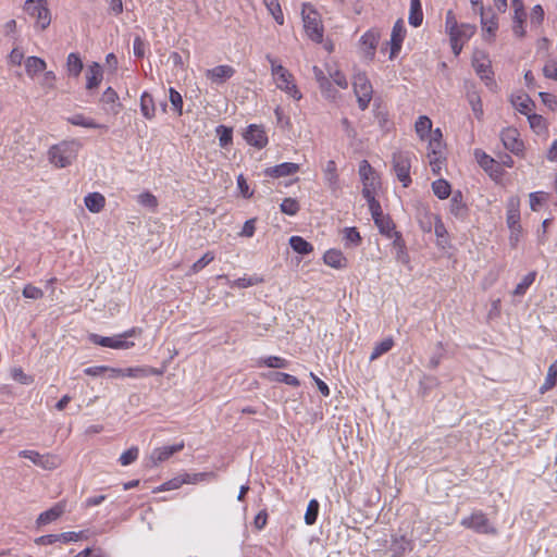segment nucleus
I'll return each mask as SVG.
<instances>
[{
  "instance_id": "obj_1",
  "label": "nucleus",
  "mask_w": 557,
  "mask_h": 557,
  "mask_svg": "<svg viewBox=\"0 0 557 557\" xmlns=\"http://www.w3.org/2000/svg\"><path fill=\"white\" fill-rule=\"evenodd\" d=\"M267 60L271 64V73L275 81L276 87L285 91L295 100H300L302 95L295 84L293 74L282 64H278L272 55L268 54Z\"/></svg>"
},
{
  "instance_id": "obj_2",
  "label": "nucleus",
  "mask_w": 557,
  "mask_h": 557,
  "mask_svg": "<svg viewBox=\"0 0 557 557\" xmlns=\"http://www.w3.org/2000/svg\"><path fill=\"white\" fill-rule=\"evenodd\" d=\"M359 175L362 181V196L367 200L369 209H379V201L375 199V191L380 186L379 178L374 169L367 160L359 164Z\"/></svg>"
},
{
  "instance_id": "obj_3",
  "label": "nucleus",
  "mask_w": 557,
  "mask_h": 557,
  "mask_svg": "<svg viewBox=\"0 0 557 557\" xmlns=\"http://www.w3.org/2000/svg\"><path fill=\"white\" fill-rule=\"evenodd\" d=\"M143 330L140 327H132L121 334L114 336H101L98 334H90L89 341L98 346L112 348V349H129L134 347L135 343L127 341L129 337L141 335Z\"/></svg>"
},
{
  "instance_id": "obj_4",
  "label": "nucleus",
  "mask_w": 557,
  "mask_h": 557,
  "mask_svg": "<svg viewBox=\"0 0 557 557\" xmlns=\"http://www.w3.org/2000/svg\"><path fill=\"white\" fill-rule=\"evenodd\" d=\"M81 144L76 140L62 141L49 149V160L58 168L69 166L77 157Z\"/></svg>"
},
{
  "instance_id": "obj_5",
  "label": "nucleus",
  "mask_w": 557,
  "mask_h": 557,
  "mask_svg": "<svg viewBox=\"0 0 557 557\" xmlns=\"http://www.w3.org/2000/svg\"><path fill=\"white\" fill-rule=\"evenodd\" d=\"M460 524L479 534L495 535L497 529L492 524L486 513L482 510H474L468 517L460 520Z\"/></svg>"
},
{
  "instance_id": "obj_6",
  "label": "nucleus",
  "mask_w": 557,
  "mask_h": 557,
  "mask_svg": "<svg viewBox=\"0 0 557 557\" xmlns=\"http://www.w3.org/2000/svg\"><path fill=\"white\" fill-rule=\"evenodd\" d=\"M304 27L308 37L314 42L323 40V25L319 13L305 4L302 9Z\"/></svg>"
},
{
  "instance_id": "obj_7",
  "label": "nucleus",
  "mask_w": 557,
  "mask_h": 557,
  "mask_svg": "<svg viewBox=\"0 0 557 557\" xmlns=\"http://www.w3.org/2000/svg\"><path fill=\"white\" fill-rule=\"evenodd\" d=\"M25 12L36 18V26L44 30L51 23L50 11L47 0H26L24 4Z\"/></svg>"
},
{
  "instance_id": "obj_8",
  "label": "nucleus",
  "mask_w": 557,
  "mask_h": 557,
  "mask_svg": "<svg viewBox=\"0 0 557 557\" xmlns=\"http://www.w3.org/2000/svg\"><path fill=\"white\" fill-rule=\"evenodd\" d=\"M354 92L357 97L358 107L364 111L372 100L373 88L366 73H357L352 81Z\"/></svg>"
},
{
  "instance_id": "obj_9",
  "label": "nucleus",
  "mask_w": 557,
  "mask_h": 557,
  "mask_svg": "<svg viewBox=\"0 0 557 557\" xmlns=\"http://www.w3.org/2000/svg\"><path fill=\"white\" fill-rule=\"evenodd\" d=\"M20 457L29 459L34 465L45 469L54 470L62 465V459L54 454H40L36 450L25 449L18 453Z\"/></svg>"
},
{
  "instance_id": "obj_10",
  "label": "nucleus",
  "mask_w": 557,
  "mask_h": 557,
  "mask_svg": "<svg viewBox=\"0 0 557 557\" xmlns=\"http://www.w3.org/2000/svg\"><path fill=\"white\" fill-rule=\"evenodd\" d=\"M393 169L394 172L399 180V182L403 183L404 187H408L411 183L410 177V168H411V160L408 152L397 151L393 153Z\"/></svg>"
},
{
  "instance_id": "obj_11",
  "label": "nucleus",
  "mask_w": 557,
  "mask_h": 557,
  "mask_svg": "<svg viewBox=\"0 0 557 557\" xmlns=\"http://www.w3.org/2000/svg\"><path fill=\"white\" fill-rule=\"evenodd\" d=\"M500 139L504 147L516 156H520L523 152L524 145L517 128L507 127L503 129Z\"/></svg>"
},
{
  "instance_id": "obj_12",
  "label": "nucleus",
  "mask_w": 557,
  "mask_h": 557,
  "mask_svg": "<svg viewBox=\"0 0 557 557\" xmlns=\"http://www.w3.org/2000/svg\"><path fill=\"white\" fill-rule=\"evenodd\" d=\"M205 473H196L193 475L186 473L162 483L153 492H165L180 488L183 484H195L198 481H201L205 478Z\"/></svg>"
},
{
  "instance_id": "obj_13",
  "label": "nucleus",
  "mask_w": 557,
  "mask_h": 557,
  "mask_svg": "<svg viewBox=\"0 0 557 557\" xmlns=\"http://www.w3.org/2000/svg\"><path fill=\"white\" fill-rule=\"evenodd\" d=\"M244 138L249 145L258 149H262L268 145V136L261 125L250 124L244 134Z\"/></svg>"
},
{
  "instance_id": "obj_14",
  "label": "nucleus",
  "mask_w": 557,
  "mask_h": 557,
  "mask_svg": "<svg viewBox=\"0 0 557 557\" xmlns=\"http://www.w3.org/2000/svg\"><path fill=\"white\" fill-rule=\"evenodd\" d=\"M519 205V199L516 197L509 198L507 202V224L512 236L517 235L521 228Z\"/></svg>"
},
{
  "instance_id": "obj_15",
  "label": "nucleus",
  "mask_w": 557,
  "mask_h": 557,
  "mask_svg": "<svg viewBox=\"0 0 557 557\" xmlns=\"http://www.w3.org/2000/svg\"><path fill=\"white\" fill-rule=\"evenodd\" d=\"M472 65L475 70V73L483 81H485V84L487 86L495 84V82L493 79V71H492L491 61L484 54H481V58H479L478 55H474V58L472 60Z\"/></svg>"
},
{
  "instance_id": "obj_16",
  "label": "nucleus",
  "mask_w": 557,
  "mask_h": 557,
  "mask_svg": "<svg viewBox=\"0 0 557 557\" xmlns=\"http://www.w3.org/2000/svg\"><path fill=\"white\" fill-rule=\"evenodd\" d=\"M511 7L513 9V25L512 32L516 36L522 38L525 34L523 23L527 14L524 11V4L522 0H511Z\"/></svg>"
},
{
  "instance_id": "obj_17",
  "label": "nucleus",
  "mask_w": 557,
  "mask_h": 557,
  "mask_svg": "<svg viewBox=\"0 0 557 557\" xmlns=\"http://www.w3.org/2000/svg\"><path fill=\"white\" fill-rule=\"evenodd\" d=\"M235 69L231 65H218L206 71L207 79L214 84H223L235 74Z\"/></svg>"
},
{
  "instance_id": "obj_18",
  "label": "nucleus",
  "mask_w": 557,
  "mask_h": 557,
  "mask_svg": "<svg viewBox=\"0 0 557 557\" xmlns=\"http://www.w3.org/2000/svg\"><path fill=\"white\" fill-rule=\"evenodd\" d=\"M184 448V442L172 446H163L154 448L150 455V461L152 466H158L160 462L168 460L175 453L181 451Z\"/></svg>"
},
{
  "instance_id": "obj_19",
  "label": "nucleus",
  "mask_w": 557,
  "mask_h": 557,
  "mask_svg": "<svg viewBox=\"0 0 557 557\" xmlns=\"http://www.w3.org/2000/svg\"><path fill=\"white\" fill-rule=\"evenodd\" d=\"M65 508H66L65 500H61V502L54 504L50 509L41 512L38 516V518L36 520L37 525L41 527V525H46L48 523L55 521L64 513Z\"/></svg>"
},
{
  "instance_id": "obj_20",
  "label": "nucleus",
  "mask_w": 557,
  "mask_h": 557,
  "mask_svg": "<svg viewBox=\"0 0 557 557\" xmlns=\"http://www.w3.org/2000/svg\"><path fill=\"white\" fill-rule=\"evenodd\" d=\"M405 35L406 29L403 20L396 21L391 35V59L400 51Z\"/></svg>"
},
{
  "instance_id": "obj_21",
  "label": "nucleus",
  "mask_w": 557,
  "mask_h": 557,
  "mask_svg": "<svg viewBox=\"0 0 557 557\" xmlns=\"http://www.w3.org/2000/svg\"><path fill=\"white\" fill-rule=\"evenodd\" d=\"M379 40L380 33L375 29H370L361 36L360 42L369 60H373Z\"/></svg>"
},
{
  "instance_id": "obj_22",
  "label": "nucleus",
  "mask_w": 557,
  "mask_h": 557,
  "mask_svg": "<svg viewBox=\"0 0 557 557\" xmlns=\"http://www.w3.org/2000/svg\"><path fill=\"white\" fill-rule=\"evenodd\" d=\"M299 164L293 162H284L274 166L267 168L264 175L270 177H283L297 173Z\"/></svg>"
},
{
  "instance_id": "obj_23",
  "label": "nucleus",
  "mask_w": 557,
  "mask_h": 557,
  "mask_svg": "<svg viewBox=\"0 0 557 557\" xmlns=\"http://www.w3.org/2000/svg\"><path fill=\"white\" fill-rule=\"evenodd\" d=\"M103 78V71L99 63L92 62L86 71V89L92 90L99 87Z\"/></svg>"
},
{
  "instance_id": "obj_24",
  "label": "nucleus",
  "mask_w": 557,
  "mask_h": 557,
  "mask_svg": "<svg viewBox=\"0 0 557 557\" xmlns=\"http://www.w3.org/2000/svg\"><path fill=\"white\" fill-rule=\"evenodd\" d=\"M324 181L329 189L337 191L341 188L337 166L334 160H329L323 169Z\"/></svg>"
},
{
  "instance_id": "obj_25",
  "label": "nucleus",
  "mask_w": 557,
  "mask_h": 557,
  "mask_svg": "<svg viewBox=\"0 0 557 557\" xmlns=\"http://www.w3.org/2000/svg\"><path fill=\"white\" fill-rule=\"evenodd\" d=\"M370 211L380 232L391 237L394 231V224L389 218L384 216L381 205L379 203L377 210L370 209Z\"/></svg>"
},
{
  "instance_id": "obj_26",
  "label": "nucleus",
  "mask_w": 557,
  "mask_h": 557,
  "mask_svg": "<svg viewBox=\"0 0 557 557\" xmlns=\"http://www.w3.org/2000/svg\"><path fill=\"white\" fill-rule=\"evenodd\" d=\"M324 262L335 269H343L347 265V259L343 252L336 248L329 249L323 256Z\"/></svg>"
},
{
  "instance_id": "obj_27",
  "label": "nucleus",
  "mask_w": 557,
  "mask_h": 557,
  "mask_svg": "<svg viewBox=\"0 0 557 557\" xmlns=\"http://www.w3.org/2000/svg\"><path fill=\"white\" fill-rule=\"evenodd\" d=\"M163 372L153 367H129L124 369V377H146L150 375H161Z\"/></svg>"
},
{
  "instance_id": "obj_28",
  "label": "nucleus",
  "mask_w": 557,
  "mask_h": 557,
  "mask_svg": "<svg viewBox=\"0 0 557 557\" xmlns=\"http://www.w3.org/2000/svg\"><path fill=\"white\" fill-rule=\"evenodd\" d=\"M47 63L39 57H28L25 60V71L28 77L34 78L38 73L45 72Z\"/></svg>"
},
{
  "instance_id": "obj_29",
  "label": "nucleus",
  "mask_w": 557,
  "mask_h": 557,
  "mask_svg": "<svg viewBox=\"0 0 557 557\" xmlns=\"http://www.w3.org/2000/svg\"><path fill=\"white\" fill-rule=\"evenodd\" d=\"M478 11L481 14L482 29L486 32L491 37H495L496 30L498 28L497 16L495 14H492L488 17L484 11L483 5H480V9Z\"/></svg>"
},
{
  "instance_id": "obj_30",
  "label": "nucleus",
  "mask_w": 557,
  "mask_h": 557,
  "mask_svg": "<svg viewBox=\"0 0 557 557\" xmlns=\"http://www.w3.org/2000/svg\"><path fill=\"white\" fill-rule=\"evenodd\" d=\"M450 212L454 216L460 220H463L467 215L468 209L462 201V195L460 191L455 193L450 199Z\"/></svg>"
},
{
  "instance_id": "obj_31",
  "label": "nucleus",
  "mask_w": 557,
  "mask_h": 557,
  "mask_svg": "<svg viewBox=\"0 0 557 557\" xmlns=\"http://www.w3.org/2000/svg\"><path fill=\"white\" fill-rule=\"evenodd\" d=\"M255 366L258 368L268 367L275 369H283L288 366V360L280 356H269L256 360Z\"/></svg>"
},
{
  "instance_id": "obj_32",
  "label": "nucleus",
  "mask_w": 557,
  "mask_h": 557,
  "mask_svg": "<svg viewBox=\"0 0 557 557\" xmlns=\"http://www.w3.org/2000/svg\"><path fill=\"white\" fill-rule=\"evenodd\" d=\"M85 206L90 212L98 213L100 212L104 205H106V198L100 193H90L88 194L85 199Z\"/></svg>"
},
{
  "instance_id": "obj_33",
  "label": "nucleus",
  "mask_w": 557,
  "mask_h": 557,
  "mask_svg": "<svg viewBox=\"0 0 557 557\" xmlns=\"http://www.w3.org/2000/svg\"><path fill=\"white\" fill-rule=\"evenodd\" d=\"M83 61L78 53H70L66 59V70L70 76L78 77L83 70Z\"/></svg>"
},
{
  "instance_id": "obj_34",
  "label": "nucleus",
  "mask_w": 557,
  "mask_h": 557,
  "mask_svg": "<svg viewBox=\"0 0 557 557\" xmlns=\"http://www.w3.org/2000/svg\"><path fill=\"white\" fill-rule=\"evenodd\" d=\"M140 111L143 115L148 120H151L156 115L153 98L147 91H145L140 97Z\"/></svg>"
},
{
  "instance_id": "obj_35",
  "label": "nucleus",
  "mask_w": 557,
  "mask_h": 557,
  "mask_svg": "<svg viewBox=\"0 0 557 557\" xmlns=\"http://www.w3.org/2000/svg\"><path fill=\"white\" fill-rule=\"evenodd\" d=\"M409 24L419 27L423 21V12L420 0H410Z\"/></svg>"
},
{
  "instance_id": "obj_36",
  "label": "nucleus",
  "mask_w": 557,
  "mask_h": 557,
  "mask_svg": "<svg viewBox=\"0 0 557 557\" xmlns=\"http://www.w3.org/2000/svg\"><path fill=\"white\" fill-rule=\"evenodd\" d=\"M512 104L521 114L529 115L531 114L532 109L534 108V102L527 95L518 96L512 99Z\"/></svg>"
},
{
  "instance_id": "obj_37",
  "label": "nucleus",
  "mask_w": 557,
  "mask_h": 557,
  "mask_svg": "<svg viewBox=\"0 0 557 557\" xmlns=\"http://www.w3.org/2000/svg\"><path fill=\"white\" fill-rule=\"evenodd\" d=\"M416 133L420 139H425L432 132V121L426 115H421L414 124Z\"/></svg>"
},
{
  "instance_id": "obj_38",
  "label": "nucleus",
  "mask_w": 557,
  "mask_h": 557,
  "mask_svg": "<svg viewBox=\"0 0 557 557\" xmlns=\"http://www.w3.org/2000/svg\"><path fill=\"white\" fill-rule=\"evenodd\" d=\"M67 122L75 126H82L85 128H100L104 127L103 125H100L95 122V120L86 117L84 114L78 113L74 114L73 116L67 117Z\"/></svg>"
},
{
  "instance_id": "obj_39",
  "label": "nucleus",
  "mask_w": 557,
  "mask_h": 557,
  "mask_svg": "<svg viewBox=\"0 0 557 557\" xmlns=\"http://www.w3.org/2000/svg\"><path fill=\"white\" fill-rule=\"evenodd\" d=\"M536 275V271H531L527 275H524L521 282L517 284L516 288L512 292V295L523 296L529 289V287L534 283Z\"/></svg>"
},
{
  "instance_id": "obj_40",
  "label": "nucleus",
  "mask_w": 557,
  "mask_h": 557,
  "mask_svg": "<svg viewBox=\"0 0 557 557\" xmlns=\"http://www.w3.org/2000/svg\"><path fill=\"white\" fill-rule=\"evenodd\" d=\"M264 280L261 276L253 275V276H243L237 280H234L228 283L230 287H237V288H247L253 285H258L263 283Z\"/></svg>"
},
{
  "instance_id": "obj_41",
  "label": "nucleus",
  "mask_w": 557,
  "mask_h": 557,
  "mask_svg": "<svg viewBox=\"0 0 557 557\" xmlns=\"http://www.w3.org/2000/svg\"><path fill=\"white\" fill-rule=\"evenodd\" d=\"M556 383H557V360L554 361L549 366L545 381L540 388L541 393L544 394L547 391H550L556 385Z\"/></svg>"
},
{
  "instance_id": "obj_42",
  "label": "nucleus",
  "mask_w": 557,
  "mask_h": 557,
  "mask_svg": "<svg viewBox=\"0 0 557 557\" xmlns=\"http://www.w3.org/2000/svg\"><path fill=\"white\" fill-rule=\"evenodd\" d=\"M214 253L211 251L206 252L200 259L191 264L186 275L191 276L200 272L203 268H206L210 262L214 260Z\"/></svg>"
},
{
  "instance_id": "obj_43",
  "label": "nucleus",
  "mask_w": 557,
  "mask_h": 557,
  "mask_svg": "<svg viewBox=\"0 0 557 557\" xmlns=\"http://www.w3.org/2000/svg\"><path fill=\"white\" fill-rule=\"evenodd\" d=\"M394 346V339L392 337H387L383 339L382 342L375 344L373 347V350L370 355V361H373L377 358H380L382 355L389 351Z\"/></svg>"
},
{
  "instance_id": "obj_44",
  "label": "nucleus",
  "mask_w": 557,
  "mask_h": 557,
  "mask_svg": "<svg viewBox=\"0 0 557 557\" xmlns=\"http://www.w3.org/2000/svg\"><path fill=\"white\" fill-rule=\"evenodd\" d=\"M268 379L271 381L277 382V383H284V384L293 386V387L300 386V382L296 376L285 373V372L271 373L268 376Z\"/></svg>"
},
{
  "instance_id": "obj_45",
  "label": "nucleus",
  "mask_w": 557,
  "mask_h": 557,
  "mask_svg": "<svg viewBox=\"0 0 557 557\" xmlns=\"http://www.w3.org/2000/svg\"><path fill=\"white\" fill-rule=\"evenodd\" d=\"M432 190L440 199H446L451 193L450 185L447 181L440 178L432 183Z\"/></svg>"
},
{
  "instance_id": "obj_46",
  "label": "nucleus",
  "mask_w": 557,
  "mask_h": 557,
  "mask_svg": "<svg viewBox=\"0 0 557 557\" xmlns=\"http://www.w3.org/2000/svg\"><path fill=\"white\" fill-rule=\"evenodd\" d=\"M467 98L475 117L481 120L484 112L480 95L476 91H469Z\"/></svg>"
},
{
  "instance_id": "obj_47",
  "label": "nucleus",
  "mask_w": 557,
  "mask_h": 557,
  "mask_svg": "<svg viewBox=\"0 0 557 557\" xmlns=\"http://www.w3.org/2000/svg\"><path fill=\"white\" fill-rule=\"evenodd\" d=\"M393 556L399 557L403 556L408 549H410V542L405 537H396L392 542Z\"/></svg>"
},
{
  "instance_id": "obj_48",
  "label": "nucleus",
  "mask_w": 557,
  "mask_h": 557,
  "mask_svg": "<svg viewBox=\"0 0 557 557\" xmlns=\"http://www.w3.org/2000/svg\"><path fill=\"white\" fill-rule=\"evenodd\" d=\"M267 9L278 24L284 23V15L278 3V0H263Z\"/></svg>"
},
{
  "instance_id": "obj_49",
  "label": "nucleus",
  "mask_w": 557,
  "mask_h": 557,
  "mask_svg": "<svg viewBox=\"0 0 557 557\" xmlns=\"http://www.w3.org/2000/svg\"><path fill=\"white\" fill-rule=\"evenodd\" d=\"M319 513V503L317 499H311L307 506L305 513V522L308 525L315 523Z\"/></svg>"
},
{
  "instance_id": "obj_50",
  "label": "nucleus",
  "mask_w": 557,
  "mask_h": 557,
  "mask_svg": "<svg viewBox=\"0 0 557 557\" xmlns=\"http://www.w3.org/2000/svg\"><path fill=\"white\" fill-rule=\"evenodd\" d=\"M475 30L476 28L474 25L461 24L458 26L457 32H455V37H457V40L466 42L474 35Z\"/></svg>"
},
{
  "instance_id": "obj_51",
  "label": "nucleus",
  "mask_w": 557,
  "mask_h": 557,
  "mask_svg": "<svg viewBox=\"0 0 557 557\" xmlns=\"http://www.w3.org/2000/svg\"><path fill=\"white\" fill-rule=\"evenodd\" d=\"M216 134L219 135V141L221 147H226L232 144L233 140V131L230 127L224 125H219L216 127Z\"/></svg>"
},
{
  "instance_id": "obj_52",
  "label": "nucleus",
  "mask_w": 557,
  "mask_h": 557,
  "mask_svg": "<svg viewBox=\"0 0 557 557\" xmlns=\"http://www.w3.org/2000/svg\"><path fill=\"white\" fill-rule=\"evenodd\" d=\"M139 456V449L137 446H133L125 450L119 458V461L122 466H128L137 460Z\"/></svg>"
},
{
  "instance_id": "obj_53",
  "label": "nucleus",
  "mask_w": 557,
  "mask_h": 557,
  "mask_svg": "<svg viewBox=\"0 0 557 557\" xmlns=\"http://www.w3.org/2000/svg\"><path fill=\"white\" fill-rule=\"evenodd\" d=\"M299 209L300 206L294 198H285L281 203V211L288 215H295Z\"/></svg>"
},
{
  "instance_id": "obj_54",
  "label": "nucleus",
  "mask_w": 557,
  "mask_h": 557,
  "mask_svg": "<svg viewBox=\"0 0 557 557\" xmlns=\"http://www.w3.org/2000/svg\"><path fill=\"white\" fill-rule=\"evenodd\" d=\"M169 98H170V102L173 106L174 110L177 112L178 115H182L183 114V98H182L181 94L176 89L170 88Z\"/></svg>"
},
{
  "instance_id": "obj_55",
  "label": "nucleus",
  "mask_w": 557,
  "mask_h": 557,
  "mask_svg": "<svg viewBox=\"0 0 557 557\" xmlns=\"http://www.w3.org/2000/svg\"><path fill=\"white\" fill-rule=\"evenodd\" d=\"M117 101V92L112 87H108L101 96V102L121 108V103H119Z\"/></svg>"
},
{
  "instance_id": "obj_56",
  "label": "nucleus",
  "mask_w": 557,
  "mask_h": 557,
  "mask_svg": "<svg viewBox=\"0 0 557 557\" xmlns=\"http://www.w3.org/2000/svg\"><path fill=\"white\" fill-rule=\"evenodd\" d=\"M57 76L52 71H45L44 76L40 81V86L46 90H52L55 88Z\"/></svg>"
},
{
  "instance_id": "obj_57",
  "label": "nucleus",
  "mask_w": 557,
  "mask_h": 557,
  "mask_svg": "<svg viewBox=\"0 0 557 557\" xmlns=\"http://www.w3.org/2000/svg\"><path fill=\"white\" fill-rule=\"evenodd\" d=\"M475 157L478 159L480 166L483 168L485 171L492 169V166L495 163V160L492 157H490L488 154L481 150H475Z\"/></svg>"
},
{
  "instance_id": "obj_58",
  "label": "nucleus",
  "mask_w": 557,
  "mask_h": 557,
  "mask_svg": "<svg viewBox=\"0 0 557 557\" xmlns=\"http://www.w3.org/2000/svg\"><path fill=\"white\" fill-rule=\"evenodd\" d=\"M11 375L13 380L21 384L28 385L33 383V377L27 375L22 368H13L11 371Z\"/></svg>"
},
{
  "instance_id": "obj_59",
  "label": "nucleus",
  "mask_w": 557,
  "mask_h": 557,
  "mask_svg": "<svg viewBox=\"0 0 557 557\" xmlns=\"http://www.w3.org/2000/svg\"><path fill=\"white\" fill-rule=\"evenodd\" d=\"M23 296L29 299H40L44 297V292L39 287L27 284L23 288Z\"/></svg>"
},
{
  "instance_id": "obj_60",
  "label": "nucleus",
  "mask_w": 557,
  "mask_h": 557,
  "mask_svg": "<svg viewBox=\"0 0 557 557\" xmlns=\"http://www.w3.org/2000/svg\"><path fill=\"white\" fill-rule=\"evenodd\" d=\"M446 30L448 32L449 36H454L458 28V23L456 20V16L451 10H449L446 14V21H445Z\"/></svg>"
},
{
  "instance_id": "obj_61",
  "label": "nucleus",
  "mask_w": 557,
  "mask_h": 557,
  "mask_svg": "<svg viewBox=\"0 0 557 557\" xmlns=\"http://www.w3.org/2000/svg\"><path fill=\"white\" fill-rule=\"evenodd\" d=\"M319 88L326 99H335L337 97V90L333 87L330 78L326 79V84L321 83Z\"/></svg>"
},
{
  "instance_id": "obj_62",
  "label": "nucleus",
  "mask_w": 557,
  "mask_h": 557,
  "mask_svg": "<svg viewBox=\"0 0 557 557\" xmlns=\"http://www.w3.org/2000/svg\"><path fill=\"white\" fill-rule=\"evenodd\" d=\"M138 201L140 205L150 207V208H156L158 206V200H157L156 196H153L149 191L140 194L138 196Z\"/></svg>"
},
{
  "instance_id": "obj_63",
  "label": "nucleus",
  "mask_w": 557,
  "mask_h": 557,
  "mask_svg": "<svg viewBox=\"0 0 557 557\" xmlns=\"http://www.w3.org/2000/svg\"><path fill=\"white\" fill-rule=\"evenodd\" d=\"M543 74L546 78L557 81V62H547L543 67Z\"/></svg>"
},
{
  "instance_id": "obj_64",
  "label": "nucleus",
  "mask_w": 557,
  "mask_h": 557,
  "mask_svg": "<svg viewBox=\"0 0 557 557\" xmlns=\"http://www.w3.org/2000/svg\"><path fill=\"white\" fill-rule=\"evenodd\" d=\"M542 102L547 106L550 110H555L556 107H557V98L555 95L553 94H549V92H540L539 94Z\"/></svg>"
}]
</instances>
